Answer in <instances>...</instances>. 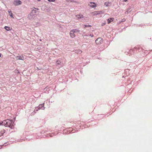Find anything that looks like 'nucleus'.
I'll return each mask as SVG.
<instances>
[{"instance_id": "f257e3e1", "label": "nucleus", "mask_w": 152, "mask_h": 152, "mask_svg": "<svg viewBox=\"0 0 152 152\" xmlns=\"http://www.w3.org/2000/svg\"><path fill=\"white\" fill-rule=\"evenodd\" d=\"M2 124L5 126L12 128L13 126V123L12 120L7 119L3 121Z\"/></svg>"}, {"instance_id": "f03ea898", "label": "nucleus", "mask_w": 152, "mask_h": 152, "mask_svg": "<svg viewBox=\"0 0 152 152\" xmlns=\"http://www.w3.org/2000/svg\"><path fill=\"white\" fill-rule=\"evenodd\" d=\"M33 11H31V12L28 15V18L29 19L34 18L35 17V12Z\"/></svg>"}, {"instance_id": "7ed1b4c3", "label": "nucleus", "mask_w": 152, "mask_h": 152, "mask_svg": "<svg viewBox=\"0 0 152 152\" xmlns=\"http://www.w3.org/2000/svg\"><path fill=\"white\" fill-rule=\"evenodd\" d=\"M13 3L15 6H18L20 5L21 2L20 0H14L13 2Z\"/></svg>"}, {"instance_id": "20e7f679", "label": "nucleus", "mask_w": 152, "mask_h": 152, "mask_svg": "<svg viewBox=\"0 0 152 152\" xmlns=\"http://www.w3.org/2000/svg\"><path fill=\"white\" fill-rule=\"evenodd\" d=\"M75 31L73 29L70 32V35L71 37L72 38L75 37Z\"/></svg>"}, {"instance_id": "39448f33", "label": "nucleus", "mask_w": 152, "mask_h": 152, "mask_svg": "<svg viewBox=\"0 0 152 152\" xmlns=\"http://www.w3.org/2000/svg\"><path fill=\"white\" fill-rule=\"evenodd\" d=\"M102 42V39L101 38H97L95 41V42L97 44H100Z\"/></svg>"}, {"instance_id": "423d86ee", "label": "nucleus", "mask_w": 152, "mask_h": 152, "mask_svg": "<svg viewBox=\"0 0 152 152\" xmlns=\"http://www.w3.org/2000/svg\"><path fill=\"white\" fill-rule=\"evenodd\" d=\"M89 5L90 7L93 8L96 7V4L95 3L93 2H91L89 4Z\"/></svg>"}, {"instance_id": "0eeeda50", "label": "nucleus", "mask_w": 152, "mask_h": 152, "mask_svg": "<svg viewBox=\"0 0 152 152\" xmlns=\"http://www.w3.org/2000/svg\"><path fill=\"white\" fill-rule=\"evenodd\" d=\"M133 8L130 7H129L128 9L125 12V13L126 14H128L132 10Z\"/></svg>"}, {"instance_id": "6e6552de", "label": "nucleus", "mask_w": 152, "mask_h": 152, "mask_svg": "<svg viewBox=\"0 0 152 152\" xmlns=\"http://www.w3.org/2000/svg\"><path fill=\"white\" fill-rule=\"evenodd\" d=\"M101 12L98 11H95L94 12H93L91 13V14L93 15H97L99 14H100Z\"/></svg>"}, {"instance_id": "1a4fd4ad", "label": "nucleus", "mask_w": 152, "mask_h": 152, "mask_svg": "<svg viewBox=\"0 0 152 152\" xmlns=\"http://www.w3.org/2000/svg\"><path fill=\"white\" fill-rule=\"evenodd\" d=\"M16 60H23L24 59V57L22 55L20 56H17L16 58Z\"/></svg>"}, {"instance_id": "9d476101", "label": "nucleus", "mask_w": 152, "mask_h": 152, "mask_svg": "<svg viewBox=\"0 0 152 152\" xmlns=\"http://www.w3.org/2000/svg\"><path fill=\"white\" fill-rule=\"evenodd\" d=\"M5 131L4 129H3L0 132V137L2 136L3 134L5 133Z\"/></svg>"}, {"instance_id": "9b49d317", "label": "nucleus", "mask_w": 152, "mask_h": 152, "mask_svg": "<svg viewBox=\"0 0 152 152\" xmlns=\"http://www.w3.org/2000/svg\"><path fill=\"white\" fill-rule=\"evenodd\" d=\"M4 28L7 31H10L12 29V28H10V27L5 26L4 27Z\"/></svg>"}, {"instance_id": "f8f14e48", "label": "nucleus", "mask_w": 152, "mask_h": 152, "mask_svg": "<svg viewBox=\"0 0 152 152\" xmlns=\"http://www.w3.org/2000/svg\"><path fill=\"white\" fill-rule=\"evenodd\" d=\"M77 18H83V16L81 15H79L76 16Z\"/></svg>"}, {"instance_id": "ddd939ff", "label": "nucleus", "mask_w": 152, "mask_h": 152, "mask_svg": "<svg viewBox=\"0 0 152 152\" xmlns=\"http://www.w3.org/2000/svg\"><path fill=\"white\" fill-rule=\"evenodd\" d=\"M9 14H10V16L11 17V18H14L13 17V16L12 15V12H11V11L10 10H9Z\"/></svg>"}, {"instance_id": "4468645a", "label": "nucleus", "mask_w": 152, "mask_h": 152, "mask_svg": "<svg viewBox=\"0 0 152 152\" xmlns=\"http://www.w3.org/2000/svg\"><path fill=\"white\" fill-rule=\"evenodd\" d=\"M110 4V3L109 2H106L104 3V5L106 6H109Z\"/></svg>"}, {"instance_id": "2eb2a0df", "label": "nucleus", "mask_w": 152, "mask_h": 152, "mask_svg": "<svg viewBox=\"0 0 152 152\" xmlns=\"http://www.w3.org/2000/svg\"><path fill=\"white\" fill-rule=\"evenodd\" d=\"M77 53V54H81L82 52V51L80 49L78 50H77L76 51Z\"/></svg>"}, {"instance_id": "dca6fc26", "label": "nucleus", "mask_w": 152, "mask_h": 152, "mask_svg": "<svg viewBox=\"0 0 152 152\" xmlns=\"http://www.w3.org/2000/svg\"><path fill=\"white\" fill-rule=\"evenodd\" d=\"M83 27L84 28H86V27H91V26L90 25H83Z\"/></svg>"}, {"instance_id": "f3484780", "label": "nucleus", "mask_w": 152, "mask_h": 152, "mask_svg": "<svg viewBox=\"0 0 152 152\" xmlns=\"http://www.w3.org/2000/svg\"><path fill=\"white\" fill-rule=\"evenodd\" d=\"M38 10V9L34 8L32 10V11H34L35 12V14L36 12V11Z\"/></svg>"}, {"instance_id": "a211bd4d", "label": "nucleus", "mask_w": 152, "mask_h": 152, "mask_svg": "<svg viewBox=\"0 0 152 152\" xmlns=\"http://www.w3.org/2000/svg\"><path fill=\"white\" fill-rule=\"evenodd\" d=\"M56 63L57 64L60 65L61 64V61H60L58 60L56 61Z\"/></svg>"}, {"instance_id": "6ab92c4d", "label": "nucleus", "mask_w": 152, "mask_h": 152, "mask_svg": "<svg viewBox=\"0 0 152 152\" xmlns=\"http://www.w3.org/2000/svg\"><path fill=\"white\" fill-rule=\"evenodd\" d=\"M110 20L109 19L107 20V23L108 24H109L110 22H112L113 21V20Z\"/></svg>"}, {"instance_id": "aec40b11", "label": "nucleus", "mask_w": 152, "mask_h": 152, "mask_svg": "<svg viewBox=\"0 0 152 152\" xmlns=\"http://www.w3.org/2000/svg\"><path fill=\"white\" fill-rule=\"evenodd\" d=\"M75 31V32H79L80 31L78 30L77 29H73Z\"/></svg>"}, {"instance_id": "412c9836", "label": "nucleus", "mask_w": 152, "mask_h": 152, "mask_svg": "<svg viewBox=\"0 0 152 152\" xmlns=\"http://www.w3.org/2000/svg\"><path fill=\"white\" fill-rule=\"evenodd\" d=\"M66 1L67 2H73V1H72L71 0H66Z\"/></svg>"}, {"instance_id": "4be33fe9", "label": "nucleus", "mask_w": 152, "mask_h": 152, "mask_svg": "<svg viewBox=\"0 0 152 152\" xmlns=\"http://www.w3.org/2000/svg\"><path fill=\"white\" fill-rule=\"evenodd\" d=\"M48 1L50 2H54L55 0H48Z\"/></svg>"}, {"instance_id": "5701e85b", "label": "nucleus", "mask_w": 152, "mask_h": 152, "mask_svg": "<svg viewBox=\"0 0 152 152\" xmlns=\"http://www.w3.org/2000/svg\"><path fill=\"white\" fill-rule=\"evenodd\" d=\"M44 106V104H41V105H39V107H40V106Z\"/></svg>"}, {"instance_id": "b1692460", "label": "nucleus", "mask_w": 152, "mask_h": 152, "mask_svg": "<svg viewBox=\"0 0 152 152\" xmlns=\"http://www.w3.org/2000/svg\"><path fill=\"white\" fill-rule=\"evenodd\" d=\"M90 36L91 37H93L94 36V35L93 34H90Z\"/></svg>"}, {"instance_id": "393cba45", "label": "nucleus", "mask_w": 152, "mask_h": 152, "mask_svg": "<svg viewBox=\"0 0 152 152\" xmlns=\"http://www.w3.org/2000/svg\"><path fill=\"white\" fill-rule=\"evenodd\" d=\"M123 1L124 2H126L127 1V0H123Z\"/></svg>"}, {"instance_id": "a878e982", "label": "nucleus", "mask_w": 152, "mask_h": 152, "mask_svg": "<svg viewBox=\"0 0 152 152\" xmlns=\"http://www.w3.org/2000/svg\"><path fill=\"white\" fill-rule=\"evenodd\" d=\"M113 19V18H110V19Z\"/></svg>"}, {"instance_id": "bb28decb", "label": "nucleus", "mask_w": 152, "mask_h": 152, "mask_svg": "<svg viewBox=\"0 0 152 152\" xmlns=\"http://www.w3.org/2000/svg\"><path fill=\"white\" fill-rule=\"evenodd\" d=\"M1 146H0V148H1Z\"/></svg>"}, {"instance_id": "cd10ccee", "label": "nucleus", "mask_w": 152, "mask_h": 152, "mask_svg": "<svg viewBox=\"0 0 152 152\" xmlns=\"http://www.w3.org/2000/svg\"><path fill=\"white\" fill-rule=\"evenodd\" d=\"M1 57V54H0V57Z\"/></svg>"}, {"instance_id": "c85d7f7f", "label": "nucleus", "mask_w": 152, "mask_h": 152, "mask_svg": "<svg viewBox=\"0 0 152 152\" xmlns=\"http://www.w3.org/2000/svg\"><path fill=\"white\" fill-rule=\"evenodd\" d=\"M37 0V1H40V0Z\"/></svg>"}]
</instances>
